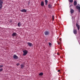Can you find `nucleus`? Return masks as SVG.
I'll return each mask as SVG.
<instances>
[{
    "mask_svg": "<svg viewBox=\"0 0 80 80\" xmlns=\"http://www.w3.org/2000/svg\"><path fill=\"white\" fill-rule=\"evenodd\" d=\"M44 35H45L46 36L49 35L50 34V32H49L48 31H46L44 32Z\"/></svg>",
    "mask_w": 80,
    "mask_h": 80,
    "instance_id": "nucleus-1",
    "label": "nucleus"
},
{
    "mask_svg": "<svg viewBox=\"0 0 80 80\" xmlns=\"http://www.w3.org/2000/svg\"><path fill=\"white\" fill-rule=\"evenodd\" d=\"M23 56H25L27 54V53H28V51L27 50H24L23 51Z\"/></svg>",
    "mask_w": 80,
    "mask_h": 80,
    "instance_id": "nucleus-2",
    "label": "nucleus"
},
{
    "mask_svg": "<svg viewBox=\"0 0 80 80\" xmlns=\"http://www.w3.org/2000/svg\"><path fill=\"white\" fill-rule=\"evenodd\" d=\"M13 57L14 59H16V60H17V59H18V56H17V55L15 54L13 55Z\"/></svg>",
    "mask_w": 80,
    "mask_h": 80,
    "instance_id": "nucleus-3",
    "label": "nucleus"
},
{
    "mask_svg": "<svg viewBox=\"0 0 80 80\" xmlns=\"http://www.w3.org/2000/svg\"><path fill=\"white\" fill-rule=\"evenodd\" d=\"M20 11L21 12H24L25 13H26L27 12V10L25 9H23L20 10Z\"/></svg>",
    "mask_w": 80,
    "mask_h": 80,
    "instance_id": "nucleus-4",
    "label": "nucleus"
},
{
    "mask_svg": "<svg viewBox=\"0 0 80 80\" xmlns=\"http://www.w3.org/2000/svg\"><path fill=\"white\" fill-rule=\"evenodd\" d=\"M76 26L78 28V30H79L80 29V25L78 24V23H77L76 24Z\"/></svg>",
    "mask_w": 80,
    "mask_h": 80,
    "instance_id": "nucleus-5",
    "label": "nucleus"
},
{
    "mask_svg": "<svg viewBox=\"0 0 80 80\" xmlns=\"http://www.w3.org/2000/svg\"><path fill=\"white\" fill-rule=\"evenodd\" d=\"M76 8L78 10L79 12H80V7L77 6H76Z\"/></svg>",
    "mask_w": 80,
    "mask_h": 80,
    "instance_id": "nucleus-6",
    "label": "nucleus"
},
{
    "mask_svg": "<svg viewBox=\"0 0 80 80\" xmlns=\"http://www.w3.org/2000/svg\"><path fill=\"white\" fill-rule=\"evenodd\" d=\"M44 2L43 1H42L41 3V5L42 7H43L44 6Z\"/></svg>",
    "mask_w": 80,
    "mask_h": 80,
    "instance_id": "nucleus-7",
    "label": "nucleus"
},
{
    "mask_svg": "<svg viewBox=\"0 0 80 80\" xmlns=\"http://www.w3.org/2000/svg\"><path fill=\"white\" fill-rule=\"evenodd\" d=\"M73 33L74 34H77V29H73Z\"/></svg>",
    "mask_w": 80,
    "mask_h": 80,
    "instance_id": "nucleus-8",
    "label": "nucleus"
},
{
    "mask_svg": "<svg viewBox=\"0 0 80 80\" xmlns=\"http://www.w3.org/2000/svg\"><path fill=\"white\" fill-rule=\"evenodd\" d=\"M27 44L28 45V46H29L30 47H32V43L30 42H28Z\"/></svg>",
    "mask_w": 80,
    "mask_h": 80,
    "instance_id": "nucleus-9",
    "label": "nucleus"
},
{
    "mask_svg": "<svg viewBox=\"0 0 80 80\" xmlns=\"http://www.w3.org/2000/svg\"><path fill=\"white\" fill-rule=\"evenodd\" d=\"M70 12L71 14H72L73 13V12H74V10H73V9H71V8Z\"/></svg>",
    "mask_w": 80,
    "mask_h": 80,
    "instance_id": "nucleus-10",
    "label": "nucleus"
},
{
    "mask_svg": "<svg viewBox=\"0 0 80 80\" xmlns=\"http://www.w3.org/2000/svg\"><path fill=\"white\" fill-rule=\"evenodd\" d=\"M12 37H14V36H16L17 35V33L15 32H13V34H12Z\"/></svg>",
    "mask_w": 80,
    "mask_h": 80,
    "instance_id": "nucleus-11",
    "label": "nucleus"
},
{
    "mask_svg": "<svg viewBox=\"0 0 80 80\" xmlns=\"http://www.w3.org/2000/svg\"><path fill=\"white\" fill-rule=\"evenodd\" d=\"M48 7L49 8H52V5L51 4H49Z\"/></svg>",
    "mask_w": 80,
    "mask_h": 80,
    "instance_id": "nucleus-12",
    "label": "nucleus"
},
{
    "mask_svg": "<svg viewBox=\"0 0 80 80\" xmlns=\"http://www.w3.org/2000/svg\"><path fill=\"white\" fill-rule=\"evenodd\" d=\"M18 27H20V26L22 25V24H21V22L18 23Z\"/></svg>",
    "mask_w": 80,
    "mask_h": 80,
    "instance_id": "nucleus-13",
    "label": "nucleus"
},
{
    "mask_svg": "<svg viewBox=\"0 0 80 80\" xmlns=\"http://www.w3.org/2000/svg\"><path fill=\"white\" fill-rule=\"evenodd\" d=\"M77 1H75L74 2V5L75 6L77 5Z\"/></svg>",
    "mask_w": 80,
    "mask_h": 80,
    "instance_id": "nucleus-14",
    "label": "nucleus"
},
{
    "mask_svg": "<svg viewBox=\"0 0 80 80\" xmlns=\"http://www.w3.org/2000/svg\"><path fill=\"white\" fill-rule=\"evenodd\" d=\"M45 5H47V3H48V1H47V0H45Z\"/></svg>",
    "mask_w": 80,
    "mask_h": 80,
    "instance_id": "nucleus-15",
    "label": "nucleus"
},
{
    "mask_svg": "<svg viewBox=\"0 0 80 80\" xmlns=\"http://www.w3.org/2000/svg\"><path fill=\"white\" fill-rule=\"evenodd\" d=\"M3 0H0V4L2 5L3 4Z\"/></svg>",
    "mask_w": 80,
    "mask_h": 80,
    "instance_id": "nucleus-16",
    "label": "nucleus"
},
{
    "mask_svg": "<svg viewBox=\"0 0 80 80\" xmlns=\"http://www.w3.org/2000/svg\"><path fill=\"white\" fill-rule=\"evenodd\" d=\"M21 68L22 69H23V68H24V67H25V66L23 65H21Z\"/></svg>",
    "mask_w": 80,
    "mask_h": 80,
    "instance_id": "nucleus-17",
    "label": "nucleus"
},
{
    "mask_svg": "<svg viewBox=\"0 0 80 80\" xmlns=\"http://www.w3.org/2000/svg\"><path fill=\"white\" fill-rule=\"evenodd\" d=\"M39 75L40 76H42L43 75V72H41L39 74Z\"/></svg>",
    "mask_w": 80,
    "mask_h": 80,
    "instance_id": "nucleus-18",
    "label": "nucleus"
},
{
    "mask_svg": "<svg viewBox=\"0 0 80 80\" xmlns=\"http://www.w3.org/2000/svg\"><path fill=\"white\" fill-rule=\"evenodd\" d=\"M2 4H0V9H1L2 8Z\"/></svg>",
    "mask_w": 80,
    "mask_h": 80,
    "instance_id": "nucleus-19",
    "label": "nucleus"
},
{
    "mask_svg": "<svg viewBox=\"0 0 80 80\" xmlns=\"http://www.w3.org/2000/svg\"><path fill=\"white\" fill-rule=\"evenodd\" d=\"M52 21H53L54 20V16H52Z\"/></svg>",
    "mask_w": 80,
    "mask_h": 80,
    "instance_id": "nucleus-20",
    "label": "nucleus"
},
{
    "mask_svg": "<svg viewBox=\"0 0 80 80\" xmlns=\"http://www.w3.org/2000/svg\"><path fill=\"white\" fill-rule=\"evenodd\" d=\"M70 1V3H72L73 2V0H69Z\"/></svg>",
    "mask_w": 80,
    "mask_h": 80,
    "instance_id": "nucleus-21",
    "label": "nucleus"
},
{
    "mask_svg": "<svg viewBox=\"0 0 80 80\" xmlns=\"http://www.w3.org/2000/svg\"><path fill=\"white\" fill-rule=\"evenodd\" d=\"M2 71H3V68H1V69H0V72H2Z\"/></svg>",
    "mask_w": 80,
    "mask_h": 80,
    "instance_id": "nucleus-22",
    "label": "nucleus"
},
{
    "mask_svg": "<svg viewBox=\"0 0 80 80\" xmlns=\"http://www.w3.org/2000/svg\"><path fill=\"white\" fill-rule=\"evenodd\" d=\"M3 65H0V68H2V67H3Z\"/></svg>",
    "mask_w": 80,
    "mask_h": 80,
    "instance_id": "nucleus-23",
    "label": "nucleus"
},
{
    "mask_svg": "<svg viewBox=\"0 0 80 80\" xmlns=\"http://www.w3.org/2000/svg\"><path fill=\"white\" fill-rule=\"evenodd\" d=\"M49 45L50 46L52 45V43H51L50 42H49Z\"/></svg>",
    "mask_w": 80,
    "mask_h": 80,
    "instance_id": "nucleus-24",
    "label": "nucleus"
},
{
    "mask_svg": "<svg viewBox=\"0 0 80 80\" xmlns=\"http://www.w3.org/2000/svg\"><path fill=\"white\" fill-rule=\"evenodd\" d=\"M20 65V64L19 63H17V66H18V65Z\"/></svg>",
    "mask_w": 80,
    "mask_h": 80,
    "instance_id": "nucleus-25",
    "label": "nucleus"
},
{
    "mask_svg": "<svg viewBox=\"0 0 80 80\" xmlns=\"http://www.w3.org/2000/svg\"><path fill=\"white\" fill-rule=\"evenodd\" d=\"M58 72H60V70H59L58 71Z\"/></svg>",
    "mask_w": 80,
    "mask_h": 80,
    "instance_id": "nucleus-26",
    "label": "nucleus"
},
{
    "mask_svg": "<svg viewBox=\"0 0 80 80\" xmlns=\"http://www.w3.org/2000/svg\"><path fill=\"white\" fill-rule=\"evenodd\" d=\"M59 40H60V41H61V40H62V38H60L59 39Z\"/></svg>",
    "mask_w": 80,
    "mask_h": 80,
    "instance_id": "nucleus-27",
    "label": "nucleus"
},
{
    "mask_svg": "<svg viewBox=\"0 0 80 80\" xmlns=\"http://www.w3.org/2000/svg\"><path fill=\"white\" fill-rule=\"evenodd\" d=\"M72 5H70L69 7H72Z\"/></svg>",
    "mask_w": 80,
    "mask_h": 80,
    "instance_id": "nucleus-28",
    "label": "nucleus"
},
{
    "mask_svg": "<svg viewBox=\"0 0 80 80\" xmlns=\"http://www.w3.org/2000/svg\"><path fill=\"white\" fill-rule=\"evenodd\" d=\"M58 45H59L60 44V42H58Z\"/></svg>",
    "mask_w": 80,
    "mask_h": 80,
    "instance_id": "nucleus-29",
    "label": "nucleus"
},
{
    "mask_svg": "<svg viewBox=\"0 0 80 80\" xmlns=\"http://www.w3.org/2000/svg\"><path fill=\"white\" fill-rule=\"evenodd\" d=\"M57 54H58V55H59V53L58 52Z\"/></svg>",
    "mask_w": 80,
    "mask_h": 80,
    "instance_id": "nucleus-30",
    "label": "nucleus"
}]
</instances>
